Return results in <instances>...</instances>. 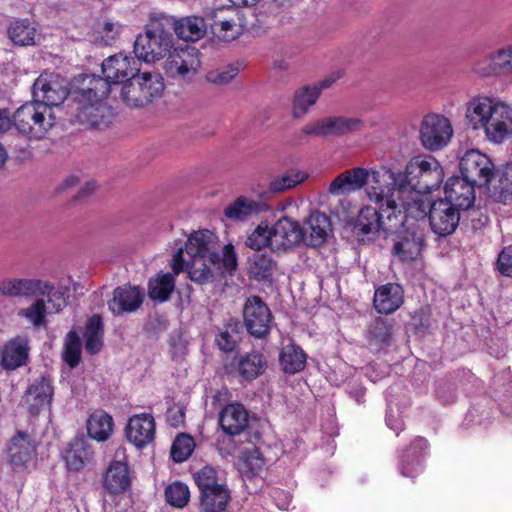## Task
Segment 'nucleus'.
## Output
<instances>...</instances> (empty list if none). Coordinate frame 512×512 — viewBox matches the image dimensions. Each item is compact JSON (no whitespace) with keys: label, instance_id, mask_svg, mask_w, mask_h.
Segmentation results:
<instances>
[{"label":"nucleus","instance_id":"1","mask_svg":"<svg viewBox=\"0 0 512 512\" xmlns=\"http://www.w3.org/2000/svg\"><path fill=\"white\" fill-rule=\"evenodd\" d=\"M374 185L368 189L367 195L378 208L366 206L359 211L354 229L363 235L382 230L386 234L396 233L402 228L403 216L391 207L393 193H389V184H395V174L386 168L373 173Z\"/></svg>","mask_w":512,"mask_h":512},{"label":"nucleus","instance_id":"2","mask_svg":"<svg viewBox=\"0 0 512 512\" xmlns=\"http://www.w3.org/2000/svg\"><path fill=\"white\" fill-rule=\"evenodd\" d=\"M217 236L209 230L192 233L185 247L179 248L173 255L171 268L174 274L187 270L189 278L206 284L215 280L216 275L210 265H220V255L216 250Z\"/></svg>","mask_w":512,"mask_h":512},{"label":"nucleus","instance_id":"3","mask_svg":"<svg viewBox=\"0 0 512 512\" xmlns=\"http://www.w3.org/2000/svg\"><path fill=\"white\" fill-rule=\"evenodd\" d=\"M71 90L68 113L78 123L94 128L108 126L110 110L102 102L109 95L108 84L100 76L85 74Z\"/></svg>","mask_w":512,"mask_h":512},{"label":"nucleus","instance_id":"4","mask_svg":"<svg viewBox=\"0 0 512 512\" xmlns=\"http://www.w3.org/2000/svg\"><path fill=\"white\" fill-rule=\"evenodd\" d=\"M466 119L474 130L483 128L493 143H502L512 135V109L487 97L472 99L466 110Z\"/></svg>","mask_w":512,"mask_h":512},{"label":"nucleus","instance_id":"5","mask_svg":"<svg viewBox=\"0 0 512 512\" xmlns=\"http://www.w3.org/2000/svg\"><path fill=\"white\" fill-rule=\"evenodd\" d=\"M397 183L418 193H430L438 189L444 179L441 164L433 156H415L406 165L404 175H398Z\"/></svg>","mask_w":512,"mask_h":512},{"label":"nucleus","instance_id":"6","mask_svg":"<svg viewBox=\"0 0 512 512\" xmlns=\"http://www.w3.org/2000/svg\"><path fill=\"white\" fill-rule=\"evenodd\" d=\"M55 119L51 108L32 100L13 113V126L29 139L40 140L54 127Z\"/></svg>","mask_w":512,"mask_h":512},{"label":"nucleus","instance_id":"7","mask_svg":"<svg viewBox=\"0 0 512 512\" xmlns=\"http://www.w3.org/2000/svg\"><path fill=\"white\" fill-rule=\"evenodd\" d=\"M164 90V78L161 74L137 72L122 85L120 95L127 106L138 108L160 98Z\"/></svg>","mask_w":512,"mask_h":512},{"label":"nucleus","instance_id":"8","mask_svg":"<svg viewBox=\"0 0 512 512\" xmlns=\"http://www.w3.org/2000/svg\"><path fill=\"white\" fill-rule=\"evenodd\" d=\"M173 46V36L162 23H150L134 42V53L138 60L153 63L165 57Z\"/></svg>","mask_w":512,"mask_h":512},{"label":"nucleus","instance_id":"9","mask_svg":"<svg viewBox=\"0 0 512 512\" xmlns=\"http://www.w3.org/2000/svg\"><path fill=\"white\" fill-rule=\"evenodd\" d=\"M219 426L229 437L243 436L245 442L255 444L261 439V432L256 427V419L252 418L244 405L230 403L219 412Z\"/></svg>","mask_w":512,"mask_h":512},{"label":"nucleus","instance_id":"10","mask_svg":"<svg viewBox=\"0 0 512 512\" xmlns=\"http://www.w3.org/2000/svg\"><path fill=\"white\" fill-rule=\"evenodd\" d=\"M395 184H389V193H393V202L391 207L395 210V214L403 216L402 227L407 222L408 218L415 220L424 219L429 217L430 207L432 202L425 199L423 194L406 187L404 183H397L395 177Z\"/></svg>","mask_w":512,"mask_h":512},{"label":"nucleus","instance_id":"11","mask_svg":"<svg viewBox=\"0 0 512 512\" xmlns=\"http://www.w3.org/2000/svg\"><path fill=\"white\" fill-rule=\"evenodd\" d=\"M365 122L359 117L329 116L308 123L302 127V133L314 137H342L360 132Z\"/></svg>","mask_w":512,"mask_h":512},{"label":"nucleus","instance_id":"12","mask_svg":"<svg viewBox=\"0 0 512 512\" xmlns=\"http://www.w3.org/2000/svg\"><path fill=\"white\" fill-rule=\"evenodd\" d=\"M243 323L247 333L263 339L271 330L273 316L268 305L259 296H250L243 306Z\"/></svg>","mask_w":512,"mask_h":512},{"label":"nucleus","instance_id":"13","mask_svg":"<svg viewBox=\"0 0 512 512\" xmlns=\"http://www.w3.org/2000/svg\"><path fill=\"white\" fill-rule=\"evenodd\" d=\"M200 67L199 51L192 46L177 47L169 52L165 62L167 75L174 79L190 81Z\"/></svg>","mask_w":512,"mask_h":512},{"label":"nucleus","instance_id":"14","mask_svg":"<svg viewBox=\"0 0 512 512\" xmlns=\"http://www.w3.org/2000/svg\"><path fill=\"white\" fill-rule=\"evenodd\" d=\"M33 100L43 103L52 109L68 98L71 100V91H68L59 75L53 73H42L35 80L32 86Z\"/></svg>","mask_w":512,"mask_h":512},{"label":"nucleus","instance_id":"15","mask_svg":"<svg viewBox=\"0 0 512 512\" xmlns=\"http://www.w3.org/2000/svg\"><path fill=\"white\" fill-rule=\"evenodd\" d=\"M453 135L450 121L437 114L427 115L421 125L420 138L423 146L430 151L445 147Z\"/></svg>","mask_w":512,"mask_h":512},{"label":"nucleus","instance_id":"16","mask_svg":"<svg viewBox=\"0 0 512 512\" xmlns=\"http://www.w3.org/2000/svg\"><path fill=\"white\" fill-rule=\"evenodd\" d=\"M461 212V209L442 198L433 201L429 213L432 232L439 237L452 235L459 225Z\"/></svg>","mask_w":512,"mask_h":512},{"label":"nucleus","instance_id":"17","mask_svg":"<svg viewBox=\"0 0 512 512\" xmlns=\"http://www.w3.org/2000/svg\"><path fill=\"white\" fill-rule=\"evenodd\" d=\"M381 169L367 170L361 167H355L340 173L330 183L328 192L334 196L350 195L361 190L365 185H370L371 189L374 185L373 173L379 172Z\"/></svg>","mask_w":512,"mask_h":512},{"label":"nucleus","instance_id":"18","mask_svg":"<svg viewBox=\"0 0 512 512\" xmlns=\"http://www.w3.org/2000/svg\"><path fill=\"white\" fill-rule=\"evenodd\" d=\"M53 396L54 386L51 377L41 375L28 385L22 397V406L35 416L43 410L50 409Z\"/></svg>","mask_w":512,"mask_h":512},{"label":"nucleus","instance_id":"19","mask_svg":"<svg viewBox=\"0 0 512 512\" xmlns=\"http://www.w3.org/2000/svg\"><path fill=\"white\" fill-rule=\"evenodd\" d=\"M461 176L482 187L493 176L494 165L490 158L478 150H468L459 161Z\"/></svg>","mask_w":512,"mask_h":512},{"label":"nucleus","instance_id":"20","mask_svg":"<svg viewBox=\"0 0 512 512\" xmlns=\"http://www.w3.org/2000/svg\"><path fill=\"white\" fill-rule=\"evenodd\" d=\"M136 63L137 61L134 58L122 53L110 56L103 61L101 69L104 77L100 78L108 84L109 92L112 84H124L139 71Z\"/></svg>","mask_w":512,"mask_h":512},{"label":"nucleus","instance_id":"21","mask_svg":"<svg viewBox=\"0 0 512 512\" xmlns=\"http://www.w3.org/2000/svg\"><path fill=\"white\" fill-rule=\"evenodd\" d=\"M476 186H478V184L463 176H452L445 183V197L442 199L462 211H466L471 208L475 202L474 188Z\"/></svg>","mask_w":512,"mask_h":512},{"label":"nucleus","instance_id":"22","mask_svg":"<svg viewBox=\"0 0 512 512\" xmlns=\"http://www.w3.org/2000/svg\"><path fill=\"white\" fill-rule=\"evenodd\" d=\"M304 242L303 227L288 217L279 219L272 228V250L285 251Z\"/></svg>","mask_w":512,"mask_h":512},{"label":"nucleus","instance_id":"23","mask_svg":"<svg viewBox=\"0 0 512 512\" xmlns=\"http://www.w3.org/2000/svg\"><path fill=\"white\" fill-rule=\"evenodd\" d=\"M424 246V233L416 227H409L397 234L393 244V255L401 262H411L420 256Z\"/></svg>","mask_w":512,"mask_h":512},{"label":"nucleus","instance_id":"24","mask_svg":"<svg viewBox=\"0 0 512 512\" xmlns=\"http://www.w3.org/2000/svg\"><path fill=\"white\" fill-rule=\"evenodd\" d=\"M155 420L147 413L136 414L129 418L125 427L127 440L137 448H144L155 437Z\"/></svg>","mask_w":512,"mask_h":512},{"label":"nucleus","instance_id":"25","mask_svg":"<svg viewBox=\"0 0 512 512\" xmlns=\"http://www.w3.org/2000/svg\"><path fill=\"white\" fill-rule=\"evenodd\" d=\"M143 290L137 286H119L114 289L108 308L113 315L135 312L143 303Z\"/></svg>","mask_w":512,"mask_h":512},{"label":"nucleus","instance_id":"26","mask_svg":"<svg viewBox=\"0 0 512 512\" xmlns=\"http://www.w3.org/2000/svg\"><path fill=\"white\" fill-rule=\"evenodd\" d=\"M101 483L110 495H119L126 492L131 486L128 463L122 460L110 462L102 475Z\"/></svg>","mask_w":512,"mask_h":512},{"label":"nucleus","instance_id":"27","mask_svg":"<svg viewBox=\"0 0 512 512\" xmlns=\"http://www.w3.org/2000/svg\"><path fill=\"white\" fill-rule=\"evenodd\" d=\"M46 280L38 278H6L0 280V295L6 297L32 298L45 292Z\"/></svg>","mask_w":512,"mask_h":512},{"label":"nucleus","instance_id":"28","mask_svg":"<svg viewBox=\"0 0 512 512\" xmlns=\"http://www.w3.org/2000/svg\"><path fill=\"white\" fill-rule=\"evenodd\" d=\"M232 366L242 380L252 382L265 373L267 359L263 353L252 350L251 352L235 356Z\"/></svg>","mask_w":512,"mask_h":512},{"label":"nucleus","instance_id":"29","mask_svg":"<svg viewBox=\"0 0 512 512\" xmlns=\"http://www.w3.org/2000/svg\"><path fill=\"white\" fill-rule=\"evenodd\" d=\"M36 444L33 436L24 431H17L8 447V455L13 469H20L32 459Z\"/></svg>","mask_w":512,"mask_h":512},{"label":"nucleus","instance_id":"30","mask_svg":"<svg viewBox=\"0 0 512 512\" xmlns=\"http://www.w3.org/2000/svg\"><path fill=\"white\" fill-rule=\"evenodd\" d=\"M428 449V441L416 437L400 455V473L404 477L415 478L422 471L421 459Z\"/></svg>","mask_w":512,"mask_h":512},{"label":"nucleus","instance_id":"31","mask_svg":"<svg viewBox=\"0 0 512 512\" xmlns=\"http://www.w3.org/2000/svg\"><path fill=\"white\" fill-rule=\"evenodd\" d=\"M304 243L311 247L321 246L331 231V223L329 217L320 212H312L303 227Z\"/></svg>","mask_w":512,"mask_h":512},{"label":"nucleus","instance_id":"32","mask_svg":"<svg viewBox=\"0 0 512 512\" xmlns=\"http://www.w3.org/2000/svg\"><path fill=\"white\" fill-rule=\"evenodd\" d=\"M474 70L482 76L512 72V45L478 61Z\"/></svg>","mask_w":512,"mask_h":512},{"label":"nucleus","instance_id":"33","mask_svg":"<svg viewBox=\"0 0 512 512\" xmlns=\"http://www.w3.org/2000/svg\"><path fill=\"white\" fill-rule=\"evenodd\" d=\"M404 292L397 283H387L378 287L374 293L373 305L377 312L390 314L403 304Z\"/></svg>","mask_w":512,"mask_h":512},{"label":"nucleus","instance_id":"34","mask_svg":"<svg viewBox=\"0 0 512 512\" xmlns=\"http://www.w3.org/2000/svg\"><path fill=\"white\" fill-rule=\"evenodd\" d=\"M93 455L91 446L84 439L76 438L69 443L63 457L68 470L78 472L91 463Z\"/></svg>","mask_w":512,"mask_h":512},{"label":"nucleus","instance_id":"35","mask_svg":"<svg viewBox=\"0 0 512 512\" xmlns=\"http://www.w3.org/2000/svg\"><path fill=\"white\" fill-rule=\"evenodd\" d=\"M86 427L91 439L105 442L113 433V418L103 410H96L89 416Z\"/></svg>","mask_w":512,"mask_h":512},{"label":"nucleus","instance_id":"36","mask_svg":"<svg viewBox=\"0 0 512 512\" xmlns=\"http://www.w3.org/2000/svg\"><path fill=\"white\" fill-rule=\"evenodd\" d=\"M327 87L325 83L320 86H304L295 91L292 101V116L295 119L304 117L311 106H313L321 93L322 88Z\"/></svg>","mask_w":512,"mask_h":512},{"label":"nucleus","instance_id":"37","mask_svg":"<svg viewBox=\"0 0 512 512\" xmlns=\"http://www.w3.org/2000/svg\"><path fill=\"white\" fill-rule=\"evenodd\" d=\"M28 341L25 338H16L5 345L2 352L1 363L4 368L14 370L24 365L28 359Z\"/></svg>","mask_w":512,"mask_h":512},{"label":"nucleus","instance_id":"38","mask_svg":"<svg viewBox=\"0 0 512 512\" xmlns=\"http://www.w3.org/2000/svg\"><path fill=\"white\" fill-rule=\"evenodd\" d=\"M307 355L304 350L295 344L284 346L279 353V364L286 374L301 372L306 366Z\"/></svg>","mask_w":512,"mask_h":512},{"label":"nucleus","instance_id":"39","mask_svg":"<svg viewBox=\"0 0 512 512\" xmlns=\"http://www.w3.org/2000/svg\"><path fill=\"white\" fill-rule=\"evenodd\" d=\"M206 28L204 19L196 16L185 17L174 23V32L177 37L187 42H195L201 39L206 32Z\"/></svg>","mask_w":512,"mask_h":512},{"label":"nucleus","instance_id":"40","mask_svg":"<svg viewBox=\"0 0 512 512\" xmlns=\"http://www.w3.org/2000/svg\"><path fill=\"white\" fill-rule=\"evenodd\" d=\"M37 29L27 19L12 22L8 28L9 39L18 46H33L37 43Z\"/></svg>","mask_w":512,"mask_h":512},{"label":"nucleus","instance_id":"41","mask_svg":"<svg viewBox=\"0 0 512 512\" xmlns=\"http://www.w3.org/2000/svg\"><path fill=\"white\" fill-rule=\"evenodd\" d=\"M104 327L101 316L94 314L86 323L84 331L85 350L90 355L97 354L103 346Z\"/></svg>","mask_w":512,"mask_h":512},{"label":"nucleus","instance_id":"42","mask_svg":"<svg viewBox=\"0 0 512 512\" xmlns=\"http://www.w3.org/2000/svg\"><path fill=\"white\" fill-rule=\"evenodd\" d=\"M175 289V278L171 273H160L151 278L148 283V296L159 303L169 300Z\"/></svg>","mask_w":512,"mask_h":512},{"label":"nucleus","instance_id":"43","mask_svg":"<svg viewBox=\"0 0 512 512\" xmlns=\"http://www.w3.org/2000/svg\"><path fill=\"white\" fill-rule=\"evenodd\" d=\"M230 492L226 486L200 494L201 512H224L230 501Z\"/></svg>","mask_w":512,"mask_h":512},{"label":"nucleus","instance_id":"44","mask_svg":"<svg viewBox=\"0 0 512 512\" xmlns=\"http://www.w3.org/2000/svg\"><path fill=\"white\" fill-rule=\"evenodd\" d=\"M240 324L235 319H229L215 337L218 348L224 352H232L240 342Z\"/></svg>","mask_w":512,"mask_h":512},{"label":"nucleus","instance_id":"45","mask_svg":"<svg viewBox=\"0 0 512 512\" xmlns=\"http://www.w3.org/2000/svg\"><path fill=\"white\" fill-rule=\"evenodd\" d=\"M308 178V173L302 170L290 169L283 175L270 181L268 190L272 193H282L303 183Z\"/></svg>","mask_w":512,"mask_h":512},{"label":"nucleus","instance_id":"46","mask_svg":"<svg viewBox=\"0 0 512 512\" xmlns=\"http://www.w3.org/2000/svg\"><path fill=\"white\" fill-rule=\"evenodd\" d=\"M258 211L259 204L257 202L245 197H239L225 208L224 215L230 220L243 221Z\"/></svg>","mask_w":512,"mask_h":512},{"label":"nucleus","instance_id":"47","mask_svg":"<svg viewBox=\"0 0 512 512\" xmlns=\"http://www.w3.org/2000/svg\"><path fill=\"white\" fill-rule=\"evenodd\" d=\"M82 343L78 334L71 330L67 333L64 342L63 360L70 367L75 368L81 361Z\"/></svg>","mask_w":512,"mask_h":512},{"label":"nucleus","instance_id":"48","mask_svg":"<svg viewBox=\"0 0 512 512\" xmlns=\"http://www.w3.org/2000/svg\"><path fill=\"white\" fill-rule=\"evenodd\" d=\"M48 308L45 299L37 298L28 307L22 308L18 312V316L25 318L35 327H41L46 324V315Z\"/></svg>","mask_w":512,"mask_h":512},{"label":"nucleus","instance_id":"49","mask_svg":"<svg viewBox=\"0 0 512 512\" xmlns=\"http://www.w3.org/2000/svg\"><path fill=\"white\" fill-rule=\"evenodd\" d=\"M392 326L391 320L376 318L368 328L369 339L379 345H389L392 339Z\"/></svg>","mask_w":512,"mask_h":512},{"label":"nucleus","instance_id":"50","mask_svg":"<svg viewBox=\"0 0 512 512\" xmlns=\"http://www.w3.org/2000/svg\"><path fill=\"white\" fill-rule=\"evenodd\" d=\"M194 448V439L188 434H180L172 443L170 450L171 458L176 463L184 462L191 456Z\"/></svg>","mask_w":512,"mask_h":512},{"label":"nucleus","instance_id":"51","mask_svg":"<svg viewBox=\"0 0 512 512\" xmlns=\"http://www.w3.org/2000/svg\"><path fill=\"white\" fill-rule=\"evenodd\" d=\"M165 498L168 504L176 508H183L190 499V491L185 483L176 481L165 489Z\"/></svg>","mask_w":512,"mask_h":512},{"label":"nucleus","instance_id":"52","mask_svg":"<svg viewBox=\"0 0 512 512\" xmlns=\"http://www.w3.org/2000/svg\"><path fill=\"white\" fill-rule=\"evenodd\" d=\"M46 284L48 287L45 289V292L38 293V297H47L45 302L48 308V314H57L66 307V298L64 297V293L56 289L52 282L46 280Z\"/></svg>","mask_w":512,"mask_h":512},{"label":"nucleus","instance_id":"53","mask_svg":"<svg viewBox=\"0 0 512 512\" xmlns=\"http://www.w3.org/2000/svg\"><path fill=\"white\" fill-rule=\"evenodd\" d=\"M194 480L200 494L225 486L218 483L217 471L211 466H205L194 474Z\"/></svg>","mask_w":512,"mask_h":512},{"label":"nucleus","instance_id":"54","mask_svg":"<svg viewBox=\"0 0 512 512\" xmlns=\"http://www.w3.org/2000/svg\"><path fill=\"white\" fill-rule=\"evenodd\" d=\"M275 261L267 253H255L253 256L252 272L255 279L266 280L272 276Z\"/></svg>","mask_w":512,"mask_h":512},{"label":"nucleus","instance_id":"55","mask_svg":"<svg viewBox=\"0 0 512 512\" xmlns=\"http://www.w3.org/2000/svg\"><path fill=\"white\" fill-rule=\"evenodd\" d=\"M246 246L256 250V253L265 247L272 249V229L259 225L246 239Z\"/></svg>","mask_w":512,"mask_h":512},{"label":"nucleus","instance_id":"56","mask_svg":"<svg viewBox=\"0 0 512 512\" xmlns=\"http://www.w3.org/2000/svg\"><path fill=\"white\" fill-rule=\"evenodd\" d=\"M211 31L217 39L223 42L233 41L239 35V31L233 19L214 21V23L211 24Z\"/></svg>","mask_w":512,"mask_h":512},{"label":"nucleus","instance_id":"57","mask_svg":"<svg viewBox=\"0 0 512 512\" xmlns=\"http://www.w3.org/2000/svg\"><path fill=\"white\" fill-rule=\"evenodd\" d=\"M216 273L219 274L221 268L230 275L236 271L238 266L237 255L232 244H226L223 248L222 256H220V265H212Z\"/></svg>","mask_w":512,"mask_h":512},{"label":"nucleus","instance_id":"58","mask_svg":"<svg viewBox=\"0 0 512 512\" xmlns=\"http://www.w3.org/2000/svg\"><path fill=\"white\" fill-rule=\"evenodd\" d=\"M497 267L502 275L512 277V245L503 248L500 252Z\"/></svg>","mask_w":512,"mask_h":512},{"label":"nucleus","instance_id":"59","mask_svg":"<svg viewBox=\"0 0 512 512\" xmlns=\"http://www.w3.org/2000/svg\"><path fill=\"white\" fill-rule=\"evenodd\" d=\"M244 463L246 468H248L254 475L261 472L265 465L264 458L261 456L257 448H254L252 451L245 454Z\"/></svg>","mask_w":512,"mask_h":512},{"label":"nucleus","instance_id":"60","mask_svg":"<svg viewBox=\"0 0 512 512\" xmlns=\"http://www.w3.org/2000/svg\"><path fill=\"white\" fill-rule=\"evenodd\" d=\"M239 69L236 67H228L226 70L210 75L209 80L217 84H227L231 82L238 74Z\"/></svg>","mask_w":512,"mask_h":512},{"label":"nucleus","instance_id":"61","mask_svg":"<svg viewBox=\"0 0 512 512\" xmlns=\"http://www.w3.org/2000/svg\"><path fill=\"white\" fill-rule=\"evenodd\" d=\"M13 125V117L11 118L7 109L0 108V134L6 133Z\"/></svg>","mask_w":512,"mask_h":512},{"label":"nucleus","instance_id":"62","mask_svg":"<svg viewBox=\"0 0 512 512\" xmlns=\"http://www.w3.org/2000/svg\"><path fill=\"white\" fill-rule=\"evenodd\" d=\"M216 448H217L218 452L220 453V455L223 457L232 455L236 449L235 445H233L231 443L226 444L225 440H222V441L218 440L217 444H216Z\"/></svg>","mask_w":512,"mask_h":512},{"label":"nucleus","instance_id":"63","mask_svg":"<svg viewBox=\"0 0 512 512\" xmlns=\"http://www.w3.org/2000/svg\"><path fill=\"white\" fill-rule=\"evenodd\" d=\"M184 418L185 413L181 409L175 411L173 414L170 412L168 415V420L174 427H178L180 424H182L184 422Z\"/></svg>","mask_w":512,"mask_h":512},{"label":"nucleus","instance_id":"64","mask_svg":"<svg viewBox=\"0 0 512 512\" xmlns=\"http://www.w3.org/2000/svg\"><path fill=\"white\" fill-rule=\"evenodd\" d=\"M120 25L115 24L113 22H105L104 24V32L106 33V36L110 39H114L116 34H118Z\"/></svg>","mask_w":512,"mask_h":512}]
</instances>
